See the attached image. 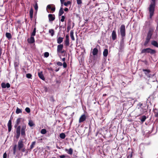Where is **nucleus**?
I'll use <instances>...</instances> for the list:
<instances>
[{"label":"nucleus","mask_w":158,"mask_h":158,"mask_svg":"<svg viewBox=\"0 0 158 158\" xmlns=\"http://www.w3.org/2000/svg\"><path fill=\"white\" fill-rule=\"evenodd\" d=\"M70 36L71 37L72 40H75V38L73 36V31H71L70 32Z\"/></svg>","instance_id":"26"},{"label":"nucleus","mask_w":158,"mask_h":158,"mask_svg":"<svg viewBox=\"0 0 158 158\" xmlns=\"http://www.w3.org/2000/svg\"><path fill=\"white\" fill-rule=\"evenodd\" d=\"M143 71L144 72V73L148 77H153L154 74L152 75L149 73L151 71L149 69H143Z\"/></svg>","instance_id":"7"},{"label":"nucleus","mask_w":158,"mask_h":158,"mask_svg":"<svg viewBox=\"0 0 158 158\" xmlns=\"http://www.w3.org/2000/svg\"><path fill=\"white\" fill-rule=\"evenodd\" d=\"M120 32L122 39H124L126 35L125 27L124 24L121 25L120 28Z\"/></svg>","instance_id":"6"},{"label":"nucleus","mask_w":158,"mask_h":158,"mask_svg":"<svg viewBox=\"0 0 158 158\" xmlns=\"http://www.w3.org/2000/svg\"><path fill=\"white\" fill-rule=\"evenodd\" d=\"M70 29V27H67V30L69 31V30Z\"/></svg>","instance_id":"61"},{"label":"nucleus","mask_w":158,"mask_h":158,"mask_svg":"<svg viewBox=\"0 0 158 158\" xmlns=\"http://www.w3.org/2000/svg\"><path fill=\"white\" fill-rule=\"evenodd\" d=\"M66 52V51L63 49L62 50L60 51V52H57V53H60V55H61L62 54H63L64 52Z\"/></svg>","instance_id":"48"},{"label":"nucleus","mask_w":158,"mask_h":158,"mask_svg":"<svg viewBox=\"0 0 158 158\" xmlns=\"http://www.w3.org/2000/svg\"><path fill=\"white\" fill-rule=\"evenodd\" d=\"M65 19V17L64 16H62L61 18L60 19L61 21L62 22H63L64 21Z\"/></svg>","instance_id":"45"},{"label":"nucleus","mask_w":158,"mask_h":158,"mask_svg":"<svg viewBox=\"0 0 158 158\" xmlns=\"http://www.w3.org/2000/svg\"><path fill=\"white\" fill-rule=\"evenodd\" d=\"M3 158H6L7 154L6 152H5L3 155Z\"/></svg>","instance_id":"51"},{"label":"nucleus","mask_w":158,"mask_h":158,"mask_svg":"<svg viewBox=\"0 0 158 158\" xmlns=\"http://www.w3.org/2000/svg\"><path fill=\"white\" fill-rule=\"evenodd\" d=\"M86 119V117L85 114H83L80 117L79 119V123L85 121Z\"/></svg>","instance_id":"13"},{"label":"nucleus","mask_w":158,"mask_h":158,"mask_svg":"<svg viewBox=\"0 0 158 158\" xmlns=\"http://www.w3.org/2000/svg\"><path fill=\"white\" fill-rule=\"evenodd\" d=\"M6 87L7 88H9L10 87V85L9 83H7L6 84Z\"/></svg>","instance_id":"52"},{"label":"nucleus","mask_w":158,"mask_h":158,"mask_svg":"<svg viewBox=\"0 0 158 158\" xmlns=\"http://www.w3.org/2000/svg\"><path fill=\"white\" fill-rule=\"evenodd\" d=\"M17 145H14L13 147V151H16V149L17 148Z\"/></svg>","instance_id":"54"},{"label":"nucleus","mask_w":158,"mask_h":158,"mask_svg":"<svg viewBox=\"0 0 158 158\" xmlns=\"http://www.w3.org/2000/svg\"><path fill=\"white\" fill-rule=\"evenodd\" d=\"M64 44L66 46H68L69 45V39H65L64 41Z\"/></svg>","instance_id":"24"},{"label":"nucleus","mask_w":158,"mask_h":158,"mask_svg":"<svg viewBox=\"0 0 158 158\" xmlns=\"http://www.w3.org/2000/svg\"><path fill=\"white\" fill-rule=\"evenodd\" d=\"M7 126L8 127V131L9 132H10L12 127L11 125V120H10L8 123Z\"/></svg>","instance_id":"16"},{"label":"nucleus","mask_w":158,"mask_h":158,"mask_svg":"<svg viewBox=\"0 0 158 158\" xmlns=\"http://www.w3.org/2000/svg\"><path fill=\"white\" fill-rule=\"evenodd\" d=\"M156 0H150V3L148 8L147 10L149 14V18L151 19L153 16L156 6Z\"/></svg>","instance_id":"1"},{"label":"nucleus","mask_w":158,"mask_h":158,"mask_svg":"<svg viewBox=\"0 0 158 158\" xmlns=\"http://www.w3.org/2000/svg\"><path fill=\"white\" fill-rule=\"evenodd\" d=\"M24 144L23 139H20L18 143V148L19 150H21L22 152L25 151V148H23Z\"/></svg>","instance_id":"5"},{"label":"nucleus","mask_w":158,"mask_h":158,"mask_svg":"<svg viewBox=\"0 0 158 158\" xmlns=\"http://www.w3.org/2000/svg\"><path fill=\"white\" fill-rule=\"evenodd\" d=\"M62 65H63V67L64 68H65L67 67V64L65 62H64V63H63V64H62Z\"/></svg>","instance_id":"50"},{"label":"nucleus","mask_w":158,"mask_h":158,"mask_svg":"<svg viewBox=\"0 0 158 158\" xmlns=\"http://www.w3.org/2000/svg\"><path fill=\"white\" fill-rule=\"evenodd\" d=\"M49 55V53L48 52H45L44 53V56L46 57H48V56Z\"/></svg>","instance_id":"46"},{"label":"nucleus","mask_w":158,"mask_h":158,"mask_svg":"<svg viewBox=\"0 0 158 158\" xmlns=\"http://www.w3.org/2000/svg\"><path fill=\"white\" fill-rule=\"evenodd\" d=\"M25 110L27 113H29L31 111L29 107H26L25 109Z\"/></svg>","instance_id":"43"},{"label":"nucleus","mask_w":158,"mask_h":158,"mask_svg":"<svg viewBox=\"0 0 158 158\" xmlns=\"http://www.w3.org/2000/svg\"><path fill=\"white\" fill-rule=\"evenodd\" d=\"M108 53V50L107 49H105L104 50L103 52V54L104 57L107 56Z\"/></svg>","instance_id":"22"},{"label":"nucleus","mask_w":158,"mask_h":158,"mask_svg":"<svg viewBox=\"0 0 158 158\" xmlns=\"http://www.w3.org/2000/svg\"><path fill=\"white\" fill-rule=\"evenodd\" d=\"M20 129L21 127L20 126H18L17 128L16 131V137L17 139H18L19 137L20 134Z\"/></svg>","instance_id":"9"},{"label":"nucleus","mask_w":158,"mask_h":158,"mask_svg":"<svg viewBox=\"0 0 158 158\" xmlns=\"http://www.w3.org/2000/svg\"><path fill=\"white\" fill-rule=\"evenodd\" d=\"M48 9L51 10L52 12H54L55 10V6L53 5H48L47 7V9Z\"/></svg>","instance_id":"11"},{"label":"nucleus","mask_w":158,"mask_h":158,"mask_svg":"<svg viewBox=\"0 0 158 158\" xmlns=\"http://www.w3.org/2000/svg\"><path fill=\"white\" fill-rule=\"evenodd\" d=\"M142 53H149L151 54H154L156 53V51L150 48H148L143 49L141 52Z\"/></svg>","instance_id":"4"},{"label":"nucleus","mask_w":158,"mask_h":158,"mask_svg":"<svg viewBox=\"0 0 158 158\" xmlns=\"http://www.w3.org/2000/svg\"><path fill=\"white\" fill-rule=\"evenodd\" d=\"M40 132L42 134H44L46 133L47 131L45 129H43L41 130Z\"/></svg>","instance_id":"39"},{"label":"nucleus","mask_w":158,"mask_h":158,"mask_svg":"<svg viewBox=\"0 0 158 158\" xmlns=\"http://www.w3.org/2000/svg\"><path fill=\"white\" fill-rule=\"evenodd\" d=\"M22 112V110L19 109L18 107H17L16 113L17 114H19V113H21Z\"/></svg>","instance_id":"29"},{"label":"nucleus","mask_w":158,"mask_h":158,"mask_svg":"<svg viewBox=\"0 0 158 158\" xmlns=\"http://www.w3.org/2000/svg\"><path fill=\"white\" fill-rule=\"evenodd\" d=\"M48 17L49 21H52L55 19V16L53 14H49L48 15Z\"/></svg>","instance_id":"14"},{"label":"nucleus","mask_w":158,"mask_h":158,"mask_svg":"<svg viewBox=\"0 0 158 158\" xmlns=\"http://www.w3.org/2000/svg\"><path fill=\"white\" fill-rule=\"evenodd\" d=\"M59 157L60 158H64L65 157V156L64 155H63L59 156Z\"/></svg>","instance_id":"55"},{"label":"nucleus","mask_w":158,"mask_h":158,"mask_svg":"<svg viewBox=\"0 0 158 158\" xmlns=\"http://www.w3.org/2000/svg\"><path fill=\"white\" fill-rule=\"evenodd\" d=\"M27 40L28 42L30 44H32L35 42L34 37L31 36L29 39H28Z\"/></svg>","instance_id":"17"},{"label":"nucleus","mask_w":158,"mask_h":158,"mask_svg":"<svg viewBox=\"0 0 158 158\" xmlns=\"http://www.w3.org/2000/svg\"><path fill=\"white\" fill-rule=\"evenodd\" d=\"M98 50L97 48H94L93 51L92 53L94 56L96 55L98 53Z\"/></svg>","instance_id":"23"},{"label":"nucleus","mask_w":158,"mask_h":158,"mask_svg":"<svg viewBox=\"0 0 158 158\" xmlns=\"http://www.w3.org/2000/svg\"><path fill=\"white\" fill-rule=\"evenodd\" d=\"M63 48V44H60L58 45L57 46V52H59L60 51L62 50Z\"/></svg>","instance_id":"12"},{"label":"nucleus","mask_w":158,"mask_h":158,"mask_svg":"<svg viewBox=\"0 0 158 158\" xmlns=\"http://www.w3.org/2000/svg\"><path fill=\"white\" fill-rule=\"evenodd\" d=\"M6 36L7 38L9 39L11 38V35L10 33L7 32L6 33Z\"/></svg>","instance_id":"32"},{"label":"nucleus","mask_w":158,"mask_h":158,"mask_svg":"<svg viewBox=\"0 0 158 158\" xmlns=\"http://www.w3.org/2000/svg\"><path fill=\"white\" fill-rule=\"evenodd\" d=\"M137 106V111L138 115H140L147 112L148 107L146 104L139 103L138 104Z\"/></svg>","instance_id":"3"},{"label":"nucleus","mask_w":158,"mask_h":158,"mask_svg":"<svg viewBox=\"0 0 158 158\" xmlns=\"http://www.w3.org/2000/svg\"><path fill=\"white\" fill-rule=\"evenodd\" d=\"M154 113L155 117H158V109H155L154 111Z\"/></svg>","instance_id":"33"},{"label":"nucleus","mask_w":158,"mask_h":158,"mask_svg":"<svg viewBox=\"0 0 158 158\" xmlns=\"http://www.w3.org/2000/svg\"><path fill=\"white\" fill-rule=\"evenodd\" d=\"M35 143H36V142L35 141H34L32 142L31 145L30 146V147L31 149H32L34 147V146L35 144Z\"/></svg>","instance_id":"38"},{"label":"nucleus","mask_w":158,"mask_h":158,"mask_svg":"<svg viewBox=\"0 0 158 158\" xmlns=\"http://www.w3.org/2000/svg\"><path fill=\"white\" fill-rule=\"evenodd\" d=\"M21 118H18L17 119L16 122V125H15V127H16L17 126V125H19V123H20V122H21Z\"/></svg>","instance_id":"30"},{"label":"nucleus","mask_w":158,"mask_h":158,"mask_svg":"<svg viewBox=\"0 0 158 158\" xmlns=\"http://www.w3.org/2000/svg\"><path fill=\"white\" fill-rule=\"evenodd\" d=\"M65 151L69 154L71 155L73 153V150L72 148H70L69 149H65Z\"/></svg>","instance_id":"20"},{"label":"nucleus","mask_w":158,"mask_h":158,"mask_svg":"<svg viewBox=\"0 0 158 158\" xmlns=\"http://www.w3.org/2000/svg\"><path fill=\"white\" fill-rule=\"evenodd\" d=\"M151 44L155 47L158 48V43L155 40H152L151 41Z\"/></svg>","instance_id":"19"},{"label":"nucleus","mask_w":158,"mask_h":158,"mask_svg":"<svg viewBox=\"0 0 158 158\" xmlns=\"http://www.w3.org/2000/svg\"><path fill=\"white\" fill-rule=\"evenodd\" d=\"M16 151H13V154H15L16 153Z\"/></svg>","instance_id":"62"},{"label":"nucleus","mask_w":158,"mask_h":158,"mask_svg":"<svg viewBox=\"0 0 158 158\" xmlns=\"http://www.w3.org/2000/svg\"><path fill=\"white\" fill-rule=\"evenodd\" d=\"M133 152L131 151V152H129L128 153V156H127V158H131L132 156Z\"/></svg>","instance_id":"27"},{"label":"nucleus","mask_w":158,"mask_h":158,"mask_svg":"<svg viewBox=\"0 0 158 158\" xmlns=\"http://www.w3.org/2000/svg\"><path fill=\"white\" fill-rule=\"evenodd\" d=\"M69 35H67L65 36V39H69Z\"/></svg>","instance_id":"57"},{"label":"nucleus","mask_w":158,"mask_h":158,"mask_svg":"<svg viewBox=\"0 0 158 158\" xmlns=\"http://www.w3.org/2000/svg\"><path fill=\"white\" fill-rule=\"evenodd\" d=\"M77 4L80 5L82 3L81 0H77Z\"/></svg>","instance_id":"47"},{"label":"nucleus","mask_w":158,"mask_h":158,"mask_svg":"<svg viewBox=\"0 0 158 158\" xmlns=\"http://www.w3.org/2000/svg\"><path fill=\"white\" fill-rule=\"evenodd\" d=\"M62 59V61H64H64H65V57H64V58H63Z\"/></svg>","instance_id":"59"},{"label":"nucleus","mask_w":158,"mask_h":158,"mask_svg":"<svg viewBox=\"0 0 158 158\" xmlns=\"http://www.w3.org/2000/svg\"><path fill=\"white\" fill-rule=\"evenodd\" d=\"M112 38L113 40H114L117 38L116 32L115 30H113L112 33Z\"/></svg>","instance_id":"15"},{"label":"nucleus","mask_w":158,"mask_h":158,"mask_svg":"<svg viewBox=\"0 0 158 158\" xmlns=\"http://www.w3.org/2000/svg\"><path fill=\"white\" fill-rule=\"evenodd\" d=\"M36 28L35 27L34 28L33 31L31 33V36H33L35 35V33H36Z\"/></svg>","instance_id":"36"},{"label":"nucleus","mask_w":158,"mask_h":158,"mask_svg":"<svg viewBox=\"0 0 158 158\" xmlns=\"http://www.w3.org/2000/svg\"><path fill=\"white\" fill-rule=\"evenodd\" d=\"M28 125L31 127H32L35 125L33 122L31 120L29 121Z\"/></svg>","instance_id":"31"},{"label":"nucleus","mask_w":158,"mask_h":158,"mask_svg":"<svg viewBox=\"0 0 158 158\" xmlns=\"http://www.w3.org/2000/svg\"><path fill=\"white\" fill-rule=\"evenodd\" d=\"M67 56L66 52H64L63 54H62L59 55V56L60 59H61V56Z\"/></svg>","instance_id":"41"},{"label":"nucleus","mask_w":158,"mask_h":158,"mask_svg":"<svg viewBox=\"0 0 158 158\" xmlns=\"http://www.w3.org/2000/svg\"><path fill=\"white\" fill-rule=\"evenodd\" d=\"M65 0H60V2L61 4V6H62V5L64 3V2Z\"/></svg>","instance_id":"56"},{"label":"nucleus","mask_w":158,"mask_h":158,"mask_svg":"<svg viewBox=\"0 0 158 158\" xmlns=\"http://www.w3.org/2000/svg\"><path fill=\"white\" fill-rule=\"evenodd\" d=\"M157 118L156 119L155 122H157L158 123V117H157Z\"/></svg>","instance_id":"60"},{"label":"nucleus","mask_w":158,"mask_h":158,"mask_svg":"<svg viewBox=\"0 0 158 158\" xmlns=\"http://www.w3.org/2000/svg\"><path fill=\"white\" fill-rule=\"evenodd\" d=\"M64 10L65 11H68V8H65L64 9Z\"/></svg>","instance_id":"58"},{"label":"nucleus","mask_w":158,"mask_h":158,"mask_svg":"<svg viewBox=\"0 0 158 158\" xmlns=\"http://www.w3.org/2000/svg\"><path fill=\"white\" fill-rule=\"evenodd\" d=\"M38 75L39 77L42 80H44L45 79L44 77L43 74L42 72L41 71L38 73Z\"/></svg>","instance_id":"18"},{"label":"nucleus","mask_w":158,"mask_h":158,"mask_svg":"<svg viewBox=\"0 0 158 158\" xmlns=\"http://www.w3.org/2000/svg\"><path fill=\"white\" fill-rule=\"evenodd\" d=\"M34 8L36 10H37L38 9V6L37 4H36L34 6Z\"/></svg>","instance_id":"53"},{"label":"nucleus","mask_w":158,"mask_h":158,"mask_svg":"<svg viewBox=\"0 0 158 158\" xmlns=\"http://www.w3.org/2000/svg\"><path fill=\"white\" fill-rule=\"evenodd\" d=\"M26 129V125L25 124H23L22 126L21 129V135L24 136H25V131Z\"/></svg>","instance_id":"8"},{"label":"nucleus","mask_w":158,"mask_h":158,"mask_svg":"<svg viewBox=\"0 0 158 158\" xmlns=\"http://www.w3.org/2000/svg\"><path fill=\"white\" fill-rule=\"evenodd\" d=\"M60 137L62 139H64L65 137V135L64 133H61L60 135Z\"/></svg>","instance_id":"34"},{"label":"nucleus","mask_w":158,"mask_h":158,"mask_svg":"<svg viewBox=\"0 0 158 158\" xmlns=\"http://www.w3.org/2000/svg\"><path fill=\"white\" fill-rule=\"evenodd\" d=\"M49 32L52 36H53L54 34V31L53 29H51L49 30Z\"/></svg>","instance_id":"28"},{"label":"nucleus","mask_w":158,"mask_h":158,"mask_svg":"<svg viewBox=\"0 0 158 158\" xmlns=\"http://www.w3.org/2000/svg\"><path fill=\"white\" fill-rule=\"evenodd\" d=\"M57 64L59 66H61L62 65V63L60 62H58L57 63Z\"/></svg>","instance_id":"49"},{"label":"nucleus","mask_w":158,"mask_h":158,"mask_svg":"<svg viewBox=\"0 0 158 158\" xmlns=\"http://www.w3.org/2000/svg\"><path fill=\"white\" fill-rule=\"evenodd\" d=\"M124 39H122L120 43V47H119V51H122L124 47Z\"/></svg>","instance_id":"10"},{"label":"nucleus","mask_w":158,"mask_h":158,"mask_svg":"<svg viewBox=\"0 0 158 158\" xmlns=\"http://www.w3.org/2000/svg\"><path fill=\"white\" fill-rule=\"evenodd\" d=\"M1 86L3 88H6V84L4 83H2L1 84Z\"/></svg>","instance_id":"44"},{"label":"nucleus","mask_w":158,"mask_h":158,"mask_svg":"<svg viewBox=\"0 0 158 158\" xmlns=\"http://www.w3.org/2000/svg\"><path fill=\"white\" fill-rule=\"evenodd\" d=\"M71 4V2L70 1H68L64 3V5L66 6H67Z\"/></svg>","instance_id":"40"},{"label":"nucleus","mask_w":158,"mask_h":158,"mask_svg":"<svg viewBox=\"0 0 158 158\" xmlns=\"http://www.w3.org/2000/svg\"><path fill=\"white\" fill-rule=\"evenodd\" d=\"M26 77L28 78H31L32 75L30 73H27L26 74Z\"/></svg>","instance_id":"42"},{"label":"nucleus","mask_w":158,"mask_h":158,"mask_svg":"<svg viewBox=\"0 0 158 158\" xmlns=\"http://www.w3.org/2000/svg\"><path fill=\"white\" fill-rule=\"evenodd\" d=\"M33 11L32 9H31L30 12V17L31 19H32L33 18Z\"/></svg>","instance_id":"37"},{"label":"nucleus","mask_w":158,"mask_h":158,"mask_svg":"<svg viewBox=\"0 0 158 158\" xmlns=\"http://www.w3.org/2000/svg\"><path fill=\"white\" fill-rule=\"evenodd\" d=\"M146 119V116L145 115H143L142 116L141 118V121L143 123L144 122Z\"/></svg>","instance_id":"35"},{"label":"nucleus","mask_w":158,"mask_h":158,"mask_svg":"<svg viewBox=\"0 0 158 158\" xmlns=\"http://www.w3.org/2000/svg\"><path fill=\"white\" fill-rule=\"evenodd\" d=\"M63 13L64 11H63V8L61 6L59 11V16H61L63 14Z\"/></svg>","instance_id":"25"},{"label":"nucleus","mask_w":158,"mask_h":158,"mask_svg":"<svg viewBox=\"0 0 158 158\" xmlns=\"http://www.w3.org/2000/svg\"><path fill=\"white\" fill-rule=\"evenodd\" d=\"M154 29L153 28H150L147 33V36L143 43V45L145 46H148L150 40L153 35Z\"/></svg>","instance_id":"2"},{"label":"nucleus","mask_w":158,"mask_h":158,"mask_svg":"<svg viewBox=\"0 0 158 158\" xmlns=\"http://www.w3.org/2000/svg\"><path fill=\"white\" fill-rule=\"evenodd\" d=\"M63 38L59 37L57 38V43L58 44H61L63 41Z\"/></svg>","instance_id":"21"}]
</instances>
